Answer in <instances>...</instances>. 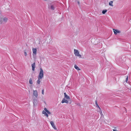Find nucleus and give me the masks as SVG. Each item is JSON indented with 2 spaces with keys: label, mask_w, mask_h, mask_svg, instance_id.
Segmentation results:
<instances>
[{
  "label": "nucleus",
  "mask_w": 131,
  "mask_h": 131,
  "mask_svg": "<svg viewBox=\"0 0 131 131\" xmlns=\"http://www.w3.org/2000/svg\"><path fill=\"white\" fill-rule=\"evenodd\" d=\"M44 110L47 113L49 114H51L50 112L46 108H44Z\"/></svg>",
  "instance_id": "nucleus-11"
},
{
  "label": "nucleus",
  "mask_w": 131,
  "mask_h": 131,
  "mask_svg": "<svg viewBox=\"0 0 131 131\" xmlns=\"http://www.w3.org/2000/svg\"><path fill=\"white\" fill-rule=\"evenodd\" d=\"M113 1H110L109 3V5L113 6Z\"/></svg>",
  "instance_id": "nucleus-16"
},
{
  "label": "nucleus",
  "mask_w": 131,
  "mask_h": 131,
  "mask_svg": "<svg viewBox=\"0 0 131 131\" xmlns=\"http://www.w3.org/2000/svg\"><path fill=\"white\" fill-rule=\"evenodd\" d=\"M128 77L127 76V77L126 78V82H127V81H128Z\"/></svg>",
  "instance_id": "nucleus-21"
},
{
  "label": "nucleus",
  "mask_w": 131,
  "mask_h": 131,
  "mask_svg": "<svg viewBox=\"0 0 131 131\" xmlns=\"http://www.w3.org/2000/svg\"><path fill=\"white\" fill-rule=\"evenodd\" d=\"M46 112L45 111H43L42 112V114L45 115L47 114Z\"/></svg>",
  "instance_id": "nucleus-19"
},
{
  "label": "nucleus",
  "mask_w": 131,
  "mask_h": 131,
  "mask_svg": "<svg viewBox=\"0 0 131 131\" xmlns=\"http://www.w3.org/2000/svg\"><path fill=\"white\" fill-rule=\"evenodd\" d=\"M77 3L79 5L80 4V2H79L78 1L77 2Z\"/></svg>",
  "instance_id": "nucleus-26"
},
{
  "label": "nucleus",
  "mask_w": 131,
  "mask_h": 131,
  "mask_svg": "<svg viewBox=\"0 0 131 131\" xmlns=\"http://www.w3.org/2000/svg\"><path fill=\"white\" fill-rule=\"evenodd\" d=\"M37 101V100H35V99L34 100V102H33L34 103L35 102V101Z\"/></svg>",
  "instance_id": "nucleus-25"
},
{
  "label": "nucleus",
  "mask_w": 131,
  "mask_h": 131,
  "mask_svg": "<svg viewBox=\"0 0 131 131\" xmlns=\"http://www.w3.org/2000/svg\"><path fill=\"white\" fill-rule=\"evenodd\" d=\"M24 54L25 56H26L27 55V54L25 51H24Z\"/></svg>",
  "instance_id": "nucleus-22"
},
{
  "label": "nucleus",
  "mask_w": 131,
  "mask_h": 131,
  "mask_svg": "<svg viewBox=\"0 0 131 131\" xmlns=\"http://www.w3.org/2000/svg\"><path fill=\"white\" fill-rule=\"evenodd\" d=\"M74 67L75 68V69L76 70H77L78 71L80 70V69L76 65H74Z\"/></svg>",
  "instance_id": "nucleus-13"
},
{
  "label": "nucleus",
  "mask_w": 131,
  "mask_h": 131,
  "mask_svg": "<svg viewBox=\"0 0 131 131\" xmlns=\"http://www.w3.org/2000/svg\"><path fill=\"white\" fill-rule=\"evenodd\" d=\"M113 30L114 34L115 35H117V33H120L121 32V31L118 30L113 29Z\"/></svg>",
  "instance_id": "nucleus-5"
},
{
  "label": "nucleus",
  "mask_w": 131,
  "mask_h": 131,
  "mask_svg": "<svg viewBox=\"0 0 131 131\" xmlns=\"http://www.w3.org/2000/svg\"><path fill=\"white\" fill-rule=\"evenodd\" d=\"M74 53L75 56H78L80 58L81 57V56L80 54L79 51L78 50L74 49Z\"/></svg>",
  "instance_id": "nucleus-3"
},
{
  "label": "nucleus",
  "mask_w": 131,
  "mask_h": 131,
  "mask_svg": "<svg viewBox=\"0 0 131 131\" xmlns=\"http://www.w3.org/2000/svg\"><path fill=\"white\" fill-rule=\"evenodd\" d=\"M51 9L54 10V7L53 5H51Z\"/></svg>",
  "instance_id": "nucleus-20"
},
{
  "label": "nucleus",
  "mask_w": 131,
  "mask_h": 131,
  "mask_svg": "<svg viewBox=\"0 0 131 131\" xmlns=\"http://www.w3.org/2000/svg\"><path fill=\"white\" fill-rule=\"evenodd\" d=\"M64 98L65 99H66L67 100H69L70 99V97L69 96H68L66 94V93H64Z\"/></svg>",
  "instance_id": "nucleus-7"
},
{
  "label": "nucleus",
  "mask_w": 131,
  "mask_h": 131,
  "mask_svg": "<svg viewBox=\"0 0 131 131\" xmlns=\"http://www.w3.org/2000/svg\"><path fill=\"white\" fill-rule=\"evenodd\" d=\"M40 79L39 78H38V79L37 81V84H40L41 81L40 80V79Z\"/></svg>",
  "instance_id": "nucleus-14"
},
{
  "label": "nucleus",
  "mask_w": 131,
  "mask_h": 131,
  "mask_svg": "<svg viewBox=\"0 0 131 131\" xmlns=\"http://www.w3.org/2000/svg\"><path fill=\"white\" fill-rule=\"evenodd\" d=\"M8 20V18L6 17H2L1 18L0 23L1 24L6 23Z\"/></svg>",
  "instance_id": "nucleus-1"
},
{
  "label": "nucleus",
  "mask_w": 131,
  "mask_h": 131,
  "mask_svg": "<svg viewBox=\"0 0 131 131\" xmlns=\"http://www.w3.org/2000/svg\"><path fill=\"white\" fill-rule=\"evenodd\" d=\"M50 124L53 128L55 130H56L57 128L56 127L54 123L52 121H51L50 122Z\"/></svg>",
  "instance_id": "nucleus-8"
},
{
  "label": "nucleus",
  "mask_w": 131,
  "mask_h": 131,
  "mask_svg": "<svg viewBox=\"0 0 131 131\" xmlns=\"http://www.w3.org/2000/svg\"><path fill=\"white\" fill-rule=\"evenodd\" d=\"M29 83L30 84H33V82L32 78H30L29 80Z\"/></svg>",
  "instance_id": "nucleus-12"
},
{
  "label": "nucleus",
  "mask_w": 131,
  "mask_h": 131,
  "mask_svg": "<svg viewBox=\"0 0 131 131\" xmlns=\"http://www.w3.org/2000/svg\"><path fill=\"white\" fill-rule=\"evenodd\" d=\"M99 112H100L101 116H103V114H102V112L101 109L100 110H99Z\"/></svg>",
  "instance_id": "nucleus-18"
},
{
  "label": "nucleus",
  "mask_w": 131,
  "mask_h": 131,
  "mask_svg": "<svg viewBox=\"0 0 131 131\" xmlns=\"http://www.w3.org/2000/svg\"><path fill=\"white\" fill-rule=\"evenodd\" d=\"M40 71L39 73L38 78L40 79H42L43 77V71L42 68H40Z\"/></svg>",
  "instance_id": "nucleus-2"
},
{
  "label": "nucleus",
  "mask_w": 131,
  "mask_h": 131,
  "mask_svg": "<svg viewBox=\"0 0 131 131\" xmlns=\"http://www.w3.org/2000/svg\"><path fill=\"white\" fill-rule=\"evenodd\" d=\"M95 104L96 106V107L99 108V110H100L101 108L98 105L96 101H95Z\"/></svg>",
  "instance_id": "nucleus-15"
},
{
  "label": "nucleus",
  "mask_w": 131,
  "mask_h": 131,
  "mask_svg": "<svg viewBox=\"0 0 131 131\" xmlns=\"http://www.w3.org/2000/svg\"><path fill=\"white\" fill-rule=\"evenodd\" d=\"M33 95L36 97H37L38 96V92L37 90L33 91Z\"/></svg>",
  "instance_id": "nucleus-6"
},
{
  "label": "nucleus",
  "mask_w": 131,
  "mask_h": 131,
  "mask_svg": "<svg viewBox=\"0 0 131 131\" xmlns=\"http://www.w3.org/2000/svg\"><path fill=\"white\" fill-rule=\"evenodd\" d=\"M32 51L33 52V56L36 55L37 54V50L36 48H32Z\"/></svg>",
  "instance_id": "nucleus-4"
},
{
  "label": "nucleus",
  "mask_w": 131,
  "mask_h": 131,
  "mask_svg": "<svg viewBox=\"0 0 131 131\" xmlns=\"http://www.w3.org/2000/svg\"><path fill=\"white\" fill-rule=\"evenodd\" d=\"M107 11L106 9L104 10H103L102 13L103 14H105Z\"/></svg>",
  "instance_id": "nucleus-17"
},
{
  "label": "nucleus",
  "mask_w": 131,
  "mask_h": 131,
  "mask_svg": "<svg viewBox=\"0 0 131 131\" xmlns=\"http://www.w3.org/2000/svg\"><path fill=\"white\" fill-rule=\"evenodd\" d=\"M42 93L43 95H44V90L43 89L42 91Z\"/></svg>",
  "instance_id": "nucleus-23"
},
{
  "label": "nucleus",
  "mask_w": 131,
  "mask_h": 131,
  "mask_svg": "<svg viewBox=\"0 0 131 131\" xmlns=\"http://www.w3.org/2000/svg\"><path fill=\"white\" fill-rule=\"evenodd\" d=\"M32 70L33 71L35 70V63L34 62L31 65Z\"/></svg>",
  "instance_id": "nucleus-10"
},
{
  "label": "nucleus",
  "mask_w": 131,
  "mask_h": 131,
  "mask_svg": "<svg viewBox=\"0 0 131 131\" xmlns=\"http://www.w3.org/2000/svg\"><path fill=\"white\" fill-rule=\"evenodd\" d=\"M45 115L47 116V117H48V115L47 114Z\"/></svg>",
  "instance_id": "nucleus-24"
},
{
  "label": "nucleus",
  "mask_w": 131,
  "mask_h": 131,
  "mask_svg": "<svg viewBox=\"0 0 131 131\" xmlns=\"http://www.w3.org/2000/svg\"><path fill=\"white\" fill-rule=\"evenodd\" d=\"M61 103H68V101L67 100H66V99H65V98H64L61 101Z\"/></svg>",
  "instance_id": "nucleus-9"
}]
</instances>
